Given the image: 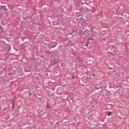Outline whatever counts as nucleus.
I'll return each mask as SVG.
<instances>
[{
  "mask_svg": "<svg viewBox=\"0 0 129 129\" xmlns=\"http://www.w3.org/2000/svg\"><path fill=\"white\" fill-rule=\"evenodd\" d=\"M1 10H4L5 12H7L8 9L6 7V6H0Z\"/></svg>",
  "mask_w": 129,
  "mask_h": 129,
  "instance_id": "obj_1",
  "label": "nucleus"
},
{
  "mask_svg": "<svg viewBox=\"0 0 129 129\" xmlns=\"http://www.w3.org/2000/svg\"><path fill=\"white\" fill-rule=\"evenodd\" d=\"M89 45V42H87L86 43H83V46H85L86 47H87Z\"/></svg>",
  "mask_w": 129,
  "mask_h": 129,
  "instance_id": "obj_2",
  "label": "nucleus"
},
{
  "mask_svg": "<svg viewBox=\"0 0 129 129\" xmlns=\"http://www.w3.org/2000/svg\"><path fill=\"white\" fill-rule=\"evenodd\" d=\"M11 51V47H8L6 49V52H10Z\"/></svg>",
  "mask_w": 129,
  "mask_h": 129,
  "instance_id": "obj_3",
  "label": "nucleus"
},
{
  "mask_svg": "<svg viewBox=\"0 0 129 129\" xmlns=\"http://www.w3.org/2000/svg\"><path fill=\"white\" fill-rule=\"evenodd\" d=\"M112 114V113L110 111L108 112V116H109Z\"/></svg>",
  "mask_w": 129,
  "mask_h": 129,
  "instance_id": "obj_4",
  "label": "nucleus"
},
{
  "mask_svg": "<svg viewBox=\"0 0 129 129\" xmlns=\"http://www.w3.org/2000/svg\"><path fill=\"white\" fill-rule=\"evenodd\" d=\"M88 40H92L93 41H94V38H92V37H90L88 39Z\"/></svg>",
  "mask_w": 129,
  "mask_h": 129,
  "instance_id": "obj_5",
  "label": "nucleus"
},
{
  "mask_svg": "<svg viewBox=\"0 0 129 129\" xmlns=\"http://www.w3.org/2000/svg\"><path fill=\"white\" fill-rule=\"evenodd\" d=\"M125 17H126V18H128V13H126V14L125 15Z\"/></svg>",
  "mask_w": 129,
  "mask_h": 129,
  "instance_id": "obj_6",
  "label": "nucleus"
},
{
  "mask_svg": "<svg viewBox=\"0 0 129 129\" xmlns=\"http://www.w3.org/2000/svg\"><path fill=\"white\" fill-rule=\"evenodd\" d=\"M3 27H2V26L0 25V30L1 31H3Z\"/></svg>",
  "mask_w": 129,
  "mask_h": 129,
  "instance_id": "obj_7",
  "label": "nucleus"
},
{
  "mask_svg": "<svg viewBox=\"0 0 129 129\" xmlns=\"http://www.w3.org/2000/svg\"><path fill=\"white\" fill-rule=\"evenodd\" d=\"M12 104H13V105H12V108L13 109H14V108H15V107L14 106V103H12Z\"/></svg>",
  "mask_w": 129,
  "mask_h": 129,
  "instance_id": "obj_8",
  "label": "nucleus"
},
{
  "mask_svg": "<svg viewBox=\"0 0 129 129\" xmlns=\"http://www.w3.org/2000/svg\"><path fill=\"white\" fill-rule=\"evenodd\" d=\"M29 94L30 96H31V95H32V93H31V91H30L29 92Z\"/></svg>",
  "mask_w": 129,
  "mask_h": 129,
  "instance_id": "obj_9",
  "label": "nucleus"
},
{
  "mask_svg": "<svg viewBox=\"0 0 129 129\" xmlns=\"http://www.w3.org/2000/svg\"><path fill=\"white\" fill-rule=\"evenodd\" d=\"M56 46H57V44H56L55 46H52L51 47V48L52 49V48H55V47H56Z\"/></svg>",
  "mask_w": 129,
  "mask_h": 129,
  "instance_id": "obj_10",
  "label": "nucleus"
},
{
  "mask_svg": "<svg viewBox=\"0 0 129 129\" xmlns=\"http://www.w3.org/2000/svg\"><path fill=\"white\" fill-rule=\"evenodd\" d=\"M46 107H47L48 108H50V105H47Z\"/></svg>",
  "mask_w": 129,
  "mask_h": 129,
  "instance_id": "obj_11",
  "label": "nucleus"
},
{
  "mask_svg": "<svg viewBox=\"0 0 129 129\" xmlns=\"http://www.w3.org/2000/svg\"><path fill=\"white\" fill-rule=\"evenodd\" d=\"M72 78H73V79H75V77H74V75L72 76Z\"/></svg>",
  "mask_w": 129,
  "mask_h": 129,
  "instance_id": "obj_12",
  "label": "nucleus"
},
{
  "mask_svg": "<svg viewBox=\"0 0 129 129\" xmlns=\"http://www.w3.org/2000/svg\"><path fill=\"white\" fill-rule=\"evenodd\" d=\"M90 30H93V27H91V28H90Z\"/></svg>",
  "mask_w": 129,
  "mask_h": 129,
  "instance_id": "obj_13",
  "label": "nucleus"
},
{
  "mask_svg": "<svg viewBox=\"0 0 129 129\" xmlns=\"http://www.w3.org/2000/svg\"><path fill=\"white\" fill-rule=\"evenodd\" d=\"M68 35H72V33H69Z\"/></svg>",
  "mask_w": 129,
  "mask_h": 129,
  "instance_id": "obj_14",
  "label": "nucleus"
},
{
  "mask_svg": "<svg viewBox=\"0 0 129 129\" xmlns=\"http://www.w3.org/2000/svg\"><path fill=\"white\" fill-rule=\"evenodd\" d=\"M40 57H41V58H44V56H43L42 55H40Z\"/></svg>",
  "mask_w": 129,
  "mask_h": 129,
  "instance_id": "obj_15",
  "label": "nucleus"
},
{
  "mask_svg": "<svg viewBox=\"0 0 129 129\" xmlns=\"http://www.w3.org/2000/svg\"><path fill=\"white\" fill-rule=\"evenodd\" d=\"M92 76H93V77H94V76H95V74H93Z\"/></svg>",
  "mask_w": 129,
  "mask_h": 129,
  "instance_id": "obj_16",
  "label": "nucleus"
},
{
  "mask_svg": "<svg viewBox=\"0 0 129 129\" xmlns=\"http://www.w3.org/2000/svg\"><path fill=\"white\" fill-rule=\"evenodd\" d=\"M111 47H112L113 48H114V45H111Z\"/></svg>",
  "mask_w": 129,
  "mask_h": 129,
  "instance_id": "obj_17",
  "label": "nucleus"
},
{
  "mask_svg": "<svg viewBox=\"0 0 129 129\" xmlns=\"http://www.w3.org/2000/svg\"><path fill=\"white\" fill-rule=\"evenodd\" d=\"M44 45H48V44L46 43H44Z\"/></svg>",
  "mask_w": 129,
  "mask_h": 129,
  "instance_id": "obj_18",
  "label": "nucleus"
},
{
  "mask_svg": "<svg viewBox=\"0 0 129 129\" xmlns=\"http://www.w3.org/2000/svg\"><path fill=\"white\" fill-rule=\"evenodd\" d=\"M103 40H104V41H105V38H103Z\"/></svg>",
  "mask_w": 129,
  "mask_h": 129,
  "instance_id": "obj_19",
  "label": "nucleus"
},
{
  "mask_svg": "<svg viewBox=\"0 0 129 129\" xmlns=\"http://www.w3.org/2000/svg\"><path fill=\"white\" fill-rule=\"evenodd\" d=\"M110 53V54H113L112 52H109Z\"/></svg>",
  "mask_w": 129,
  "mask_h": 129,
  "instance_id": "obj_20",
  "label": "nucleus"
},
{
  "mask_svg": "<svg viewBox=\"0 0 129 129\" xmlns=\"http://www.w3.org/2000/svg\"><path fill=\"white\" fill-rule=\"evenodd\" d=\"M45 41H49V40H48L46 39V38H45Z\"/></svg>",
  "mask_w": 129,
  "mask_h": 129,
  "instance_id": "obj_21",
  "label": "nucleus"
},
{
  "mask_svg": "<svg viewBox=\"0 0 129 129\" xmlns=\"http://www.w3.org/2000/svg\"><path fill=\"white\" fill-rule=\"evenodd\" d=\"M14 99H15V97L12 99V100H14Z\"/></svg>",
  "mask_w": 129,
  "mask_h": 129,
  "instance_id": "obj_22",
  "label": "nucleus"
},
{
  "mask_svg": "<svg viewBox=\"0 0 129 129\" xmlns=\"http://www.w3.org/2000/svg\"><path fill=\"white\" fill-rule=\"evenodd\" d=\"M92 106H93V107H94V105H92Z\"/></svg>",
  "mask_w": 129,
  "mask_h": 129,
  "instance_id": "obj_23",
  "label": "nucleus"
},
{
  "mask_svg": "<svg viewBox=\"0 0 129 129\" xmlns=\"http://www.w3.org/2000/svg\"><path fill=\"white\" fill-rule=\"evenodd\" d=\"M69 101H70V100H69Z\"/></svg>",
  "mask_w": 129,
  "mask_h": 129,
  "instance_id": "obj_24",
  "label": "nucleus"
},
{
  "mask_svg": "<svg viewBox=\"0 0 129 129\" xmlns=\"http://www.w3.org/2000/svg\"><path fill=\"white\" fill-rule=\"evenodd\" d=\"M0 21H1V18H0Z\"/></svg>",
  "mask_w": 129,
  "mask_h": 129,
  "instance_id": "obj_25",
  "label": "nucleus"
}]
</instances>
